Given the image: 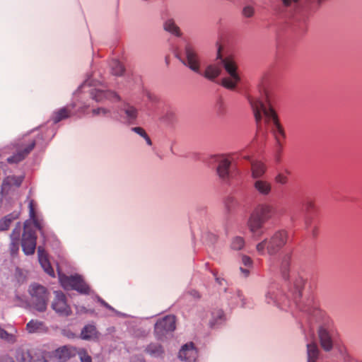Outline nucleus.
<instances>
[{
	"label": "nucleus",
	"instance_id": "nucleus-1",
	"mask_svg": "<svg viewBox=\"0 0 362 362\" xmlns=\"http://www.w3.org/2000/svg\"><path fill=\"white\" fill-rule=\"evenodd\" d=\"M305 280L301 276H297L293 281V287L289 288L286 295L279 291V284L272 283L269 284L265 294L267 303H275L284 306H291V300L296 307L301 312L305 313L308 317H317L322 315V311L313 305V300L308 298L306 302L301 301L302 293L304 288Z\"/></svg>",
	"mask_w": 362,
	"mask_h": 362
},
{
	"label": "nucleus",
	"instance_id": "nucleus-30",
	"mask_svg": "<svg viewBox=\"0 0 362 362\" xmlns=\"http://www.w3.org/2000/svg\"><path fill=\"white\" fill-rule=\"evenodd\" d=\"M146 351L154 357L160 356L164 352L162 346L156 343H151L148 345L146 348Z\"/></svg>",
	"mask_w": 362,
	"mask_h": 362
},
{
	"label": "nucleus",
	"instance_id": "nucleus-52",
	"mask_svg": "<svg viewBox=\"0 0 362 362\" xmlns=\"http://www.w3.org/2000/svg\"><path fill=\"white\" fill-rule=\"evenodd\" d=\"M132 362H145V361L141 357H134L132 359Z\"/></svg>",
	"mask_w": 362,
	"mask_h": 362
},
{
	"label": "nucleus",
	"instance_id": "nucleus-41",
	"mask_svg": "<svg viewBox=\"0 0 362 362\" xmlns=\"http://www.w3.org/2000/svg\"><path fill=\"white\" fill-rule=\"evenodd\" d=\"M276 183L280 185H286L288 182V177L286 175L282 173H279L274 177Z\"/></svg>",
	"mask_w": 362,
	"mask_h": 362
},
{
	"label": "nucleus",
	"instance_id": "nucleus-45",
	"mask_svg": "<svg viewBox=\"0 0 362 362\" xmlns=\"http://www.w3.org/2000/svg\"><path fill=\"white\" fill-rule=\"evenodd\" d=\"M19 241H11L10 245L11 253L12 255H15L17 254L19 249Z\"/></svg>",
	"mask_w": 362,
	"mask_h": 362
},
{
	"label": "nucleus",
	"instance_id": "nucleus-13",
	"mask_svg": "<svg viewBox=\"0 0 362 362\" xmlns=\"http://www.w3.org/2000/svg\"><path fill=\"white\" fill-rule=\"evenodd\" d=\"M37 236L35 232L31 229L25 227L23 233L21 246L23 251L26 255H33L36 248Z\"/></svg>",
	"mask_w": 362,
	"mask_h": 362
},
{
	"label": "nucleus",
	"instance_id": "nucleus-55",
	"mask_svg": "<svg viewBox=\"0 0 362 362\" xmlns=\"http://www.w3.org/2000/svg\"><path fill=\"white\" fill-rule=\"evenodd\" d=\"M314 206L312 202H308L305 205L306 209L310 210Z\"/></svg>",
	"mask_w": 362,
	"mask_h": 362
},
{
	"label": "nucleus",
	"instance_id": "nucleus-24",
	"mask_svg": "<svg viewBox=\"0 0 362 362\" xmlns=\"http://www.w3.org/2000/svg\"><path fill=\"white\" fill-rule=\"evenodd\" d=\"M91 98L97 102H101L104 98H115L119 100V96L115 92L110 90H102L99 89L93 90L90 93Z\"/></svg>",
	"mask_w": 362,
	"mask_h": 362
},
{
	"label": "nucleus",
	"instance_id": "nucleus-3",
	"mask_svg": "<svg viewBox=\"0 0 362 362\" xmlns=\"http://www.w3.org/2000/svg\"><path fill=\"white\" fill-rule=\"evenodd\" d=\"M217 47V62L207 66L203 75L209 80H214L221 74L223 68L227 76L222 78L221 85L226 88L234 90L240 81L238 65L232 56L223 57L222 47L218 42Z\"/></svg>",
	"mask_w": 362,
	"mask_h": 362
},
{
	"label": "nucleus",
	"instance_id": "nucleus-47",
	"mask_svg": "<svg viewBox=\"0 0 362 362\" xmlns=\"http://www.w3.org/2000/svg\"><path fill=\"white\" fill-rule=\"evenodd\" d=\"M252 267H245V268H244V267H240V272L241 273L242 276L245 277V278L247 277L250 275V269Z\"/></svg>",
	"mask_w": 362,
	"mask_h": 362
},
{
	"label": "nucleus",
	"instance_id": "nucleus-37",
	"mask_svg": "<svg viewBox=\"0 0 362 362\" xmlns=\"http://www.w3.org/2000/svg\"><path fill=\"white\" fill-rule=\"evenodd\" d=\"M124 111L129 120H134L137 117V110L133 106L125 105Z\"/></svg>",
	"mask_w": 362,
	"mask_h": 362
},
{
	"label": "nucleus",
	"instance_id": "nucleus-12",
	"mask_svg": "<svg viewBox=\"0 0 362 362\" xmlns=\"http://www.w3.org/2000/svg\"><path fill=\"white\" fill-rule=\"evenodd\" d=\"M51 307L59 316L68 317L72 314L71 308L67 304L66 297L62 291H54V298Z\"/></svg>",
	"mask_w": 362,
	"mask_h": 362
},
{
	"label": "nucleus",
	"instance_id": "nucleus-20",
	"mask_svg": "<svg viewBox=\"0 0 362 362\" xmlns=\"http://www.w3.org/2000/svg\"><path fill=\"white\" fill-rule=\"evenodd\" d=\"M281 5L278 11L280 13H293L297 11L301 5L300 0H281Z\"/></svg>",
	"mask_w": 362,
	"mask_h": 362
},
{
	"label": "nucleus",
	"instance_id": "nucleus-32",
	"mask_svg": "<svg viewBox=\"0 0 362 362\" xmlns=\"http://www.w3.org/2000/svg\"><path fill=\"white\" fill-rule=\"evenodd\" d=\"M112 74L115 76H122L124 72V68L118 60H112L110 63Z\"/></svg>",
	"mask_w": 362,
	"mask_h": 362
},
{
	"label": "nucleus",
	"instance_id": "nucleus-2",
	"mask_svg": "<svg viewBox=\"0 0 362 362\" xmlns=\"http://www.w3.org/2000/svg\"><path fill=\"white\" fill-rule=\"evenodd\" d=\"M259 97H249L248 100L253 110L257 123H259L264 115L265 122H272L271 131L276 140L278 151H281L283 147V141L286 138V134L284 127L280 124L278 116L274 109L270 105H267L264 100L268 99V93L264 88L259 89Z\"/></svg>",
	"mask_w": 362,
	"mask_h": 362
},
{
	"label": "nucleus",
	"instance_id": "nucleus-36",
	"mask_svg": "<svg viewBox=\"0 0 362 362\" xmlns=\"http://www.w3.org/2000/svg\"><path fill=\"white\" fill-rule=\"evenodd\" d=\"M230 304L232 305H238L239 303H241V306H244V298H243L242 293L240 291H237L233 296L230 297Z\"/></svg>",
	"mask_w": 362,
	"mask_h": 362
},
{
	"label": "nucleus",
	"instance_id": "nucleus-29",
	"mask_svg": "<svg viewBox=\"0 0 362 362\" xmlns=\"http://www.w3.org/2000/svg\"><path fill=\"white\" fill-rule=\"evenodd\" d=\"M163 28L165 31L170 33L175 36L180 37L182 35L180 28L175 24L173 19L167 20L164 23Z\"/></svg>",
	"mask_w": 362,
	"mask_h": 362
},
{
	"label": "nucleus",
	"instance_id": "nucleus-40",
	"mask_svg": "<svg viewBox=\"0 0 362 362\" xmlns=\"http://www.w3.org/2000/svg\"><path fill=\"white\" fill-rule=\"evenodd\" d=\"M11 221H12V218L9 216H7L4 217V218H2L0 221V231H4V230H7L9 228V226L11 223Z\"/></svg>",
	"mask_w": 362,
	"mask_h": 362
},
{
	"label": "nucleus",
	"instance_id": "nucleus-31",
	"mask_svg": "<svg viewBox=\"0 0 362 362\" xmlns=\"http://www.w3.org/2000/svg\"><path fill=\"white\" fill-rule=\"evenodd\" d=\"M24 179L23 175H10L8 176L4 181V186L9 185V186H15L19 187L23 182Z\"/></svg>",
	"mask_w": 362,
	"mask_h": 362
},
{
	"label": "nucleus",
	"instance_id": "nucleus-42",
	"mask_svg": "<svg viewBox=\"0 0 362 362\" xmlns=\"http://www.w3.org/2000/svg\"><path fill=\"white\" fill-rule=\"evenodd\" d=\"M21 228L20 225L17 226L12 231L11 234V241H19L20 235H21Z\"/></svg>",
	"mask_w": 362,
	"mask_h": 362
},
{
	"label": "nucleus",
	"instance_id": "nucleus-59",
	"mask_svg": "<svg viewBox=\"0 0 362 362\" xmlns=\"http://www.w3.org/2000/svg\"><path fill=\"white\" fill-rule=\"evenodd\" d=\"M216 281H217L218 283L221 284V280H220V279H219V278L216 277Z\"/></svg>",
	"mask_w": 362,
	"mask_h": 362
},
{
	"label": "nucleus",
	"instance_id": "nucleus-8",
	"mask_svg": "<svg viewBox=\"0 0 362 362\" xmlns=\"http://www.w3.org/2000/svg\"><path fill=\"white\" fill-rule=\"evenodd\" d=\"M59 281L65 289L75 290L83 294H88L90 292L89 286L80 275H59Z\"/></svg>",
	"mask_w": 362,
	"mask_h": 362
},
{
	"label": "nucleus",
	"instance_id": "nucleus-22",
	"mask_svg": "<svg viewBox=\"0 0 362 362\" xmlns=\"http://www.w3.org/2000/svg\"><path fill=\"white\" fill-rule=\"evenodd\" d=\"M73 108L74 106L71 105L54 111L52 115V120L54 124H57L63 119L70 117L72 115Z\"/></svg>",
	"mask_w": 362,
	"mask_h": 362
},
{
	"label": "nucleus",
	"instance_id": "nucleus-33",
	"mask_svg": "<svg viewBox=\"0 0 362 362\" xmlns=\"http://www.w3.org/2000/svg\"><path fill=\"white\" fill-rule=\"evenodd\" d=\"M245 246V240L243 237L235 236L234 237L230 243V247L233 250H240Z\"/></svg>",
	"mask_w": 362,
	"mask_h": 362
},
{
	"label": "nucleus",
	"instance_id": "nucleus-53",
	"mask_svg": "<svg viewBox=\"0 0 362 362\" xmlns=\"http://www.w3.org/2000/svg\"><path fill=\"white\" fill-rule=\"evenodd\" d=\"M190 294L192 296H193L194 298H200V295H199V293L197 291H194V290L190 292Z\"/></svg>",
	"mask_w": 362,
	"mask_h": 362
},
{
	"label": "nucleus",
	"instance_id": "nucleus-11",
	"mask_svg": "<svg viewBox=\"0 0 362 362\" xmlns=\"http://www.w3.org/2000/svg\"><path fill=\"white\" fill-rule=\"evenodd\" d=\"M211 165H217L216 173L218 177L224 182L228 181L230 178V160L224 155H214L209 158Z\"/></svg>",
	"mask_w": 362,
	"mask_h": 362
},
{
	"label": "nucleus",
	"instance_id": "nucleus-23",
	"mask_svg": "<svg viewBox=\"0 0 362 362\" xmlns=\"http://www.w3.org/2000/svg\"><path fill=\"white\" fill-rule=\"evenodd\" d=\"M251 176L255 180L262 178L267 171V166L259 160H251Z\"/></svg>",
	"mask_w": 362,
	"mask_h": 362
},
{
	"label": "nucleus",
	"instance_id": "nucleus-58",
	"mask_svg": "<svg viewBox=\"0 0 362 362\" xmlns=\"http://www.w3.org/2000/svg\"><path fill=\"white\" fill-rule=\"evenodd\" d=\"M243 157L244 159L250 160V156H243Z\"/></svg>",
	"mask_w": 362,
	"mask_h": 362
},
{
	"label": "nucleus",
	"instance_id": "nucleus-54",
	"mask_svg": "<svg viewBox=\"0 0 362 362\" xmlns=\"http://www.w3.org/2000/svg\"><path fill=\"white\" fill-rule=\"evenodd\" d=\"M144 139L146 140V141L148 146L152 145V141H151L150 137L148 136V134Z\"/></svg>",
	"mask_w": 362,
	"mask_h": 362
},
{
	"label": "nucleus",
	"instance_id": "nucleus-21",
	"mask_svg": "<svg viewBox=\"0 0 362 362\" xmlns=\"http://www.w3.org/2000/svg\"><path fill=\"white\" fill-rule=\"evenodd\" d=\"M77 354V349L72 346H64L56 350V356L62 361H66Z\"/></svg>",
	"mask_w": 362,
	"mask_h": 362
},
{
	"label": "nucleus",
	"instance_id": "nucleus-50",
	"mask_svg": "<svg viewBox=\"0 0 362 362\" xmlns=\"http://www.w3.org/2000/svg\"><path fill=\"white\" fill-rule=\"evenodd\" d=\"M0 362H15L13 359L9 356H4L0 358Z\"/></svg>",
	"mask_w": 362,
	"mask_h": 362
},
{
	"label": "nucleus",
	"instance_id": "nucleus-14",
	"mask_svg": "<svg viewBox=\"0 0 362 362\" xmlns=\"http://www.w3.org/2000/svg\"><path fill=\"white\" fill-rule=\"evenodd\" d=\"M318 336L322 348L325 351H331L333 347V339L329 323L320 326Z\"/></svg>",
	"mask_w": 362,
	"mask_h": 362
},
{
	"label": "nucleus",
	"instance_id": "nucleus-5",
	"mask_svg": "<svg viewBox=\"0 0 362 362\" xmlns=\"http://www.w3.org/2000/svg\"><path fill=\"white\" fill-rule=\"evenodd\" d=\"M42 135L38 134L35 138L24 136L16 140L13 144L15 152L7 158L6 160L10 164H16L23 160L33 150L40 140H42Z\"/></svg>",
	"mask_w": 362,
	"mask_h": 362
},
{
	"label": "nucleus",
	"instance_id": "nucleus-17",
	"mask_svg": "<svg viewBox=\"0 0 362 362\" xmlns=\"http://www.w3.org/2000/svg\"><path fill=\"white\" fill-rule=\"evenodd\" d=\"M255 191L262 197H268L272 192V185L264 178L256 179L252 183Z\"/></svg>",
	"mask_w": 362,
	"mask_h": 362
},
{
	"label": "nucleus",
	"instance_id": "nucleus-27",
	"mask_svg": "<svg viewBox=\"0 0 362 362\" xmlns=\"http://www.w3.org/2000/svg\"><path fill=\"white\" fill-rule=\"evenodd\" d=\"M96 327L93 325L84 326L81 332V338L84 340H90L97 337Z\"/></svg>",
	"mask_w": 362,
	"mask_h": 362
},
{
	"label": "nucleus",
	"instance_id": "nucleus-38",
	"mask_svg": "<svg viewBox=\"0 0 362 362\" xmlns=\"http://www.w3.org/2000/svg\"><path fill=\"white\" fill-rule=\"evenodd\" d=\"M241 13L243 16H244L245 18H252L255 16V9L254 6L252 5H245V6H243Z\"/></svg>",
	"mask_w": 362,
	"mask_h": 362
},
{
	"label": "nucleus",
	"instance_id": "nucleus-15",
	"mask_svg": "<svg viewBox=\"0 0 362 362\" xmlns=\"http://www.w3.org/2000/svg\"><path fill=\"white\" fill-rule=\"evenodd\" d=\"M291 258L292 253L290 251H285L279 257V271L282 278L285 281L289 279Z\"/></svg>",
	"mask_w": 362,
	"mask_h": 362
},
{
	"label": "nucleus",
	"instance_id": "nucleus-57",
	"mask_svg": "<svg viewBox=\"0 0 362 362\" xmlns=\"http://www.w3.org/2000/svg\"><path fill=\"white\" fill-rule=\"evenodd\" d=\"M310 219H306V220H305V225H306V226H307V227H308V226H309V225H310Z\"/></svg>",
	"mask_w": 362,
	"mask_h": 362
},
{
	"label": "nucleus",
	"instance_id": "nucleus-16",
	"mask_svg": "<svg viewBox=\"0 0 362 362\" xmlns=\"http://www.w3.org/2000/svg\"><path fill=\"white\" fill-rule=\"evenodd\" d=\"M197 351L192 342L187 343L182 346L179 351V358L186 362H194L197 358Z\"/></svg>",
	"mask_w": 362,
	"mask_h": 362
},
{
	"label": "nucleus",
	"instance_id": "nucleus-10",
	"mask_svg": "<svg viewBox=\"0 0 362 362\" xmlns=\"http://www.w3.org/2000/svg\"><path fill=\"white\" fill-rule=\"evenodd\" d=\"M175 317L166 315L157 320L154 326V334L157 339L163 340L166 335L175 329Z\"/></svg>",
	"mask_w": 362,
	"mask_h": 362
},
{
	"label": "nucleus",
	"instance_id": "nucleus-4",
	"mask_svg": "<svg viewBox=\"0 0 362 362\" xmlns=\"http://www.w3.org/2000/svg\"><path fill=\"white\" fill-rule=\"evenodd\" d=\"M276 208L270 204H258L253 210L248 220V228L254 238H258L264 233L262 228L265 223L274 218Z\"/></svg>",
	"mask_w": 362,
	"mask_h": 362
},
{
	"label": "nucleus",
	"instance_id": "nucleus-44",
	"mask_svg": "<svg viewBox=\"0 0 362 362\" xmlns=\"http://www.w3.org/2000/svg\"><path fill=\"white\" fill-rule=\"evenodd\" d=\"M241 263L245 267H252L253 262L252 259L247 255H242L241 257Z\"/></svg>",
	"mask_w": 362,
	"mask_h": 362
},
{
	"label": "nucleus",
	"instance_id": "nucleus-51",
	"mask_svg": "<svg viewBox=\"0 0 362 362\" xmlns=\"http://www.w3.org/2000/svg\"><path fill=\"white\" fill-rule=\"evenodd\" d=\"M146 97L151 101H156L157 100L156 96H155L153 94L151 93L150 92L146 93Z\"/></svg>",
	"mask_w": 362,
	"mask_h": 362
},
{
	"label": "nucleus",
	"instance_id": "nucleus-48",
	"mask_svg": "<svg viewBox=\"0 0 362 362\" xmlns=\"http://www.w3.org/2000/svg\"><path fill=\"white\" fill-rule=\"evenodd\" d=\"M98 302L103 305L104 306L105 308H106L107 309L111 310V311H115V309L110 305H109L107 303H106L103 299L99 298H98Z\"/></svg>",
	"mask_w": 362,
	"mask_h": 362
},
{
	"label": "nucleus",
	"instance_id": "nucleus-7",
	"mask_svg": "<svg viewBox=\"0 0 362 362\" xmlns=\"http://www.w3.org/2000/svg\"><path fill=\"white\" fill-rule=\"evenodd\" d=\"M29 293L30 295V306L37 312H45L49 300V292L47 288L43 286L34 284L30 285Z\"/></svg>",
	"mask_w": 362,
	"mask_h": 362
},
{
	"label": "nucleus",
	"instance_id": "nucleus-9",
	"mask_svg": "<svg viewBox=\"0 0 362 362\" xmlns=\"http://www.w3.org/2000/svg\"><path fill=\"white\" fill-rule=\"evenodd\" d=\"M176 57L179 58L182 64L189 68L197 74H202L200 71V58L194 46L187 43L185 47V57L181 58L178 54Z\"/></svg>",
	"mask_w": 362,
	"mask_h": 362
},
{
	"label": "nucleus",
	"instance_id": "nucleus-35",
	"mask_svg": "<svg viewBox=\"0 0 362 362\" xmlns=\"http://www.w3.org/2000/svg\"><path fill=\"white\" fill-rule=\"evenodd\" d=\"M238 205V200L233 196L228 197L225 201V206L228 212L235 209Z\"/></svg>",
	"mask_w": 362,
	"mask_h": 362
},
{
	"label": "nucleus",
	"instance_id": "nucleus-28",
	"mask_svg": "<svg viewBox=\"0 0 362 362\" xmlns=\"http://www.w3.org/2000/svg\"><path fill=\"white\" fill-rule=\"evenodd\" d=\"M308 362H317L319 357V349L316 344L310 343L307 344Z\"/></svg>",
	"mask_w": 362,
	"mask_h": 362
},
{
	"label": "nucleus",
	"instance_id": "nucleus-34",
	"mask_svg": "<svg viewBox=\"0 0 362 362\" xmlns=\"http://www.w3.org/2000/svg\"><path fill=\"white\" fill-rule=\"evenodd\" d=\"M224 320V313L221 310H218L216 313H213V319L210 322V326L211 327L216 325L221 324Z\"/></svg>",
	"mask_w": 362,
	"mask_h": 362
},
{
	"label": "nucleus",
	"instance_id": "nucleus-49",
	"mask_svg": "<svg viewBox=\"0 0 362 362\" xmlns=\"http://www.w3.org/2000/svg\"><path fill=\"white\" fill-rule=\"evenodd\" d=\"M11 337V335L9 334L4 329L0 328V338L4 339H9V338Z\"/></svg>",
	"mask_w": 362,
	"mask_h": 362
},
{
	"label": "nucleus",
	"instance_id": "nucleus-18",
	"mask_svg": "<svg viewBox=\"0 0 362 362\" xmlns=\"http://www.w3.org/2000/svg\"><path fill=\"white\" fill-rule=\"evenodd\" d=\"M38 259L44 271L51 276H54V271L48 259L47 255L42 246L37 248Z\"/></svg>",
	"mask_w": 362,
	"mask_h": 362
},
{
	"label": "nucleus",
	"instance_id": "nucleus-56",
	"mask_svg": "<svg viewBox=\"0 0 362 362\" xmlns=\"http://www.w3.org/2000/svg\"><path fill=\"white\" fill-rule=\"evenodd\" d=\"M283 173L286 175L287 177H288L291 174V171L289 170H288V169H285Z\"/></svg>",
	"mask_w": 362,
	"mask_h": 362
},
{
	"label": "nucleus",
	"instance_id": "nucleus-43",
	"mask_svg": "<svg viewBox=\"0 0 362 362\" xmlns=\"http://www.w3.org/2000/svg\"><path fill=\"white\" fill-rule=\"evenodd\" d=\"M92 113H93V116H97V115L105 116L107 114L110 113V110L104 108V107H99V108L93 109L92 110Z\"/></svg>",
	"mask_w": 362,
	"mask_h": 362
},
{
	"label": "nucleus",
	"instance_id": "nucleus-46",
	"mask_svg": "<svg viewBox=\"0 0 362 362\" xmlns=\"http://www.w3.org/2000/svg\"><path fill=\"white\" fill-rule=\"evenodd\" d=\"M132 130L133 132H134L135 133L139 134L141 136H142L143 138H144L145 136H146L147 134L146 132H145V130L141 128V127H133L132 129Z\"/></svg>",
	"mask_w": 362,
	"mask_h": 362
},
{
	"label": "nucleus",
	"instance_id": "nucleus-26",
	"mask_svg": "<svg viewBox=\"0 0 362 362\" xmlns=\"http://www.w3.org/2000/svg\"><path fill=\"white\" fill-rule=\"evenodd\" d=\"M29 214L30 218L33 220L34 226L40 232L42 235H44V223L42 220H39L35 214V209H34V202L33 200H30L29 202Z\"/></svg>",
	"mask_w": 362,
	"mask_h": 362
},
{
	"label": "nucleus",
	"instance_id": "nucleus-6",
	"mask_svg": "<svg viewBox=\"0 0 362 362\" xmlns=\"http://www.w3.org/2000/svg\"><path fill=\"white\" fill-rule=\"evenodd\" d=\"M288 240V233L285 230L276 231L270 238H265L256 245L259 255H264L266 252L269 255H276L284 247Z\"/></svg>",
	"mask_w": 362,
	"mask_h": 362
},
{
	"label": "nucleus",
	"instance_id": "nucleus-25",
	"mask_svg": "<svg viewBox=\"0 0 362 362\" xmlns=\"http://www.w3.org/2000/svg\"><path fill=\"white\" fill-rule=\"evenodd\" d=\"M26 329L29 333L46 332L48 330L45 322L37 320H31L26 325Z\"/></svg>",
	"mask_w": 362,
	"mask_h": 362
},
{
	"label": "nucleus",
	"instance_id": "nucleus-19",
	"mask_svg": "<svg viewBox=\"0 0 362 362\" xmlns=\"http://www.w3.org/2000/svg\"><path fill=\"white\" fill-rule=\"evenodd\" d=\"M33 351L19 349L16 351V358L18 362H41Z\"/></svg>",
	"mask_w": 362,
	"mask_h": 362
},
{
	"label": "nucleus",
	"instance_id": "nucleus-39",
	"mask_svg": "<svg viewBox=\"0 0 362 362\" xmlns=\"http://www.w3.org/2000/svg\"><path fill=\"white\" fill-rule=\"evenodd\" d=\"M76 355H78L81 362H92L91 356L84 349H77Z\"/></svg>",
	"mask_w": 362,
	"mask_h": 362
}]
</instances>
